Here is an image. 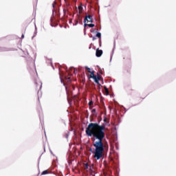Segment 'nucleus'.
<instances>
[{
  "mask_svg": "<svg viewBox=\"0 0 176 176\" xmlns=\"http://www.w3.org/2000/svg\"><path fill=\"white\" fill-rule=\"evenodd\" d=\"M34 89L39 94V91L42 89V82L39 79H36L34 81Z\"/></svg>",
  "mask_w": 176,
  "mask_h": 176,
  "instance_id": "obj_2",
  "label": "nucleus"
},
{
  "mask_svg": "<svg viewBox=\"0 0 176 176\" xmlns=\"http://www.w3.org/2000/svg\"><path fill=\"white\" fill-rule=\"evenodd\" d=\"M85 69L87 70V72H88L89 74H91V69H90L89 67H85Z\"/></svg>",
  "mask_w": 176,
  "mask_h": 176,
  "instance_id": "obj_15",
  "label": "nucleus"
},
{
  "mask_svg": "<svg viewBox=\"0 0 176 176\" xmlns=\"http://www.w3.org/2000/svg\"><path fill=\"white\" fill-rule=\"evenodd\" d=\"M96 36L97 38H99V39H101V34L100 32H97Z\"/></svg>",
  "mask_w": 176,
  "mask_h": 176,
  "instance_id": "obj_14",
  "label": "nucleus"
},
{
  "mask_svg": "<svg viewBox=\"0 0 176 176\" xmlns=\"http://www.w3.org/2000/svg\"><path fill=\"white\" fill-rule=\"evenodd\" d=\"M93 104H94L93 100L89 101V109H91L92 108L91 105H93Z\"/></svg>",
  "mask_w": 176,
  "mask_h": 176,
  "instance_id": "obj_13",
  "label": "nucleus"
},
{
  "mask_svg": "<svg viewBox=\"0 0 176 176\" xmlns=\"http://www.w3.org/2000/svg\"><path fill=\"white\" fill-rule=\"evenodd\" d=\"M46 174H49V170H43L41 173V175H46Z\"/></svg>",
  "mask_w": 176,
  "mask_h": 176,
  "instance_id": "obj_11",
  "label": "nucleus"
},
{
  "mask_svg": "<svg viewBox=\"0 0 176 176\" xmlns=\"http://www.w3.org/2000/svg\"><path fill=\"white\" fill-rule=\"evenodd\" d=\"M96 56V57H101V56H102V50L97 49Z\"/></svg>",
  "mask_w": 176,
  "mask_h": 176,
  "instance_id": "obj_5",
  "label": "nucleus"
},
{
  "mask_svg": "<svg viewBox=\"0 0 176 176\" xmlns=\"http://www.w3.org/2000/svg\"><path fill=\"white\" fill-rule=\"evenodd\" d=\"M85 133L93 142V146L95 148L94 159L100 160L104 155L105 145L103 140L105 138V124L100 125L98 123L91 122L86 128Z\"/></svg>",
  "mask_w": 176,
  "mask_h": 176,
  "instance_id": "obj_1",
  "label": "nucleus"
},
{
  "mask_svg": "<svg viewBox=\"0 0 176 176\" xmlns=\"http://www.w3.org/2000/svg\"><path fill=\"white\" fill-rule=\"evenodd\" d=\"M86 25H88V27H89V28H93V27H94V24L91 23V24H87L86 23H85V27H86Z\"/></svg>",
  "mask_w": 176,
  "mask_h": 176,
  "instance_id": "obj_10",
  "label": "nucleus"
},
{
  "mask_svg": "<svg viewBox=\"0 0 176 176\" xmlns=\"http://www.w3.org/2000/svg\"><path fill=\"white\" fill-rule=\"evenodd\" d=\"M65 89H66L67 91H68V88L67 87H65Z\"/></svg>",
  "mask_w": 176,
  "mask_h": 176,
  "instance_id": "obj_22",
  "label": "nucleus"
},
{
  "mask_svg": "<svg viewBox=\"0 0 176 176\" xmlns=\"http://www.w3.org/2000/svg\"><path fill=\"white\" fill-rule=\"evenodd\" d=\"M78 24V21H76V25Z\"/></svg>",
  "mask_w": 176,
  "mask_h": 176,
  "instance_id": "obj_24",
  "label": "nucleus"
},
{
  "mask_svg": "<svg viewBox=\"0 0 176 176\" xmlns=\"http://www.w3.org/2000/svg\"><path fill=\"white\" fill-rule=\"evenodd\" d=\"M89 78L94 79V82H96V83H97V85H100V81H98V79H97V76H96V75H94V71H92L91 72V74L89 75Z\"/></svg>",
  "mask_w": 176,
  "mask_h": 176,
  "instance_id": "obj_3",
  "label": "nucleus"
},
{
  "mask_svg": "<svg viewBox=\"0 0 176 176\" xmlns=\"http://www.w3.org/2000/svg\"><path fill=\"white\" fill-rule=\"evenodd\" d=\"M100 76H98V77H96V79H98V81L100 82Z\"/></svg>",
  "mask_w": 176,
  "mask_h": 176,
  "instance_id": "obj_18",
  "label": "nucleus"
},
{
  "mask_svg": "<svg viewBox=\"0 0 176 176\" xmlns=\"http://www.w3.org/2000/svg\"><path fill=\"white\" fill-rule=\"evenodd\" d=\"M88 170H90L91 172L94 173V164H92L89 165Z\"/></svg>",
  "mask_w": 176,
  "mask_h": 176,
  "instance_id": "obj_7",
  "label": "nucleus"
},
{
  "mask_svg": "<svg viewBox=\"0 0 176 176\" xmlns=\"http://www.w3.org/2000/svg\"><path fill=\"white\" fill-rule=\"evenodd\" d=\"M96 109H93L91 111V113H96Z\"/></svg>",
  "mask_w": 176,
  "mask_h": 176,
  "instance_id": "obj_17",
  "label": "nucleus"
},
{
  "mask_svg": "<svg viewBox=\"0 0 176 176\" xmlns=\"http://www.w3.org/2000/svg\"><path fill=\"white\" fill-rule=\"evenodd\" d=\"M123 58L124 60H126V63H130L131 61V56H130V55H128Z\"/></svg>",
  "mask_w": 176,
  "mask_h": 176,
  "instance_id": "obj_6",
  "label": "nucleus"
},
{
  "mask_svg": "<svg viewBox=\"0 0 176 176\" xmlns=\"http://www.w3.org/2000/svg\"><path fill=\"white\" fill-rule=\"evenodd\" d=\"M104 93L106 94V96H109V90L108 89V88H107V87H104Z\"/></svg>",
  "mask_w": 176,
  "mask_h": 176,
  "instance_id": "obj_8",
  "label": "nucleus"
},
{
  "mask_svg": "<svg viewBox=\"0 0 176 176\" xmlns=\"http://www.w3.org/2000/svg\"><path fill=\"white\" fill-rule=\"evenodd\" d=\"M21 38L22 39L24 38V34H22Z\"/></svg>",
  "mask_w": 176,
  "mask_h": 176,
  "instance_id": "obj_19",
  "label": "nucleus"
},
{
  "mask_svg": "<svg viewBox=\"0 0 176 176\" xmlns=\"http://www.w3.org/2000/svg\"><path fill=\"white\" fill-rule=\"evenodd\" d=\"M104 122H107V118H104Z\"/></svg>",
  "mask_w": 176,
  "mask_h": 176,
  "instance_id": "obj_23",
  "label": "nucleus"
},
{
  "mask_svg": "<svg viewBox=\"0 0 176 176\" xmlns=\"http://www.w3.org/2000/svg\"><path fill=\"white\" fill-rule=\"evenodd\" d=\"M87 21V23H93V17L91 16V15H87L85 16V18L84 19V23H86Z\"/></svg>",
  "mask_w": 176,
  "mask_h": 176,
  "instance_id": "obj_4",
  "label": "nucleus"
},
{
  "mask_svg": "<svg viewBox=\"0 0 176 176\" xmlns=\"http://www.w3.org/2000/svg\"><path fill=\"white\" fill-rule=\"evenodd\" d=\"M78 10H79V14H80V13H82V10H83V7L79 6Z\"/></svg>",
  "mask_w": 176,
  "mask_h": 176,
  "instance_id": "obj_12",
  "label": "nucleus"
},
{
  "mask_svg": "<svg viewBox=\"0 0 176 176\" xmlns=\"http://www.w3.org/2000/svg\"><path fill=\"white\" fill-rule=\"evenodd\" d=\"M67 82H71V77H65Z\"/></svg>",
  "mask_w": 176,
  "mask_h": 176,
  "instance_id": "obj_16",
  "label": "nucleus"
},
{
  "mask_svg": "<svg viewBox=\"0 0 176 176\" xmlns=\"http://www.w3.org/2000/svg\"><path fill=\"white\" fill-rule=\"evenodd\" d=\"M53 8H54V4H52Z\"/></svg>",
  "mask_w": 176,
  "mask_h": 176,
  "instance_id": "obj_25",
  "label": "nucleus"
},
{
  "mask_svg": "<svg viewBox=\"0 0 176 176\" xmlns=\"http://www.w3.org/2000/svg\"><path fill=\"white\" fill-rule=\"evenodd\" d=\"M90 152H93V149L90 148L89 149Z\"/></svg>",
  "mask_w": 176,
  "mask_h": 176,
  "instance_id": "obj_21",
  "label": "nucleus"
},
{
  "mask_svg": "<svg viewBox=\"0 0 176 176\" xmlns=\"http://www.w3.org/2000/svg\"><path fill=\"white\" fill-rule=\"evenodd\" d=\"M93 41H96V37H93Z\"/></svg>",
  "mask_w": 176,
  "mask_h": 176,
  "instance_id": "obj_20",
  "label": "nucleus"
},
{
  "mask_svg": "<svg viewBox=\"0 0 176 176\" xmlns=\"http://www.w3.org/2000/svg\"><path fill=\"white\" fill-rule=\"evenodd\" d=\"M90 165H89V164H83V167L85 170H89V167Z\"/></svg>",
  "mask_w": 176,
  "mask_h": 176,
  "instance_id": "obj_9",
  "label": "nucleus"
}]
</instances>
